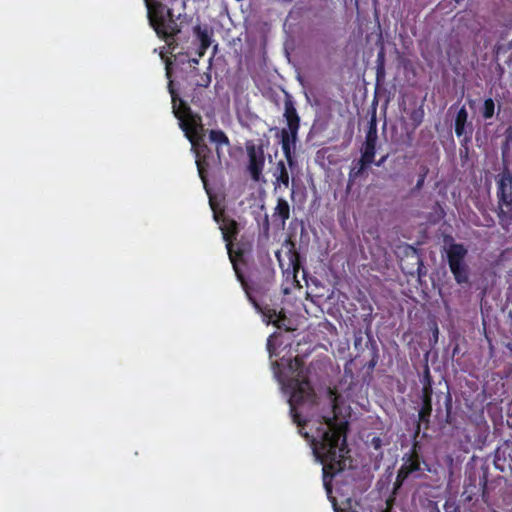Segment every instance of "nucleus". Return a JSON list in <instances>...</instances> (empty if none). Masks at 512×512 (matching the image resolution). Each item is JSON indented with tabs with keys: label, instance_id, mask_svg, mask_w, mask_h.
<instances>
[{
	"label": "nucleus",
	"instance_id": "4be33fe9",
	"mask_svg": "<svg viewBox=\"0 0 512 512\" xmlns=\"http://www.w3.org/2000/svg\"><path fill=\"white\" fill-rule=\"evenodd\" d=\"M473 131H467L465 134L458 137L460 139V148L470 147L472 142Z\"/></svg>",
	"mask_w": 512,
	"mask_h": 512
},
{
	"label": "nucleus",
	"instance_id": "dca6fc26",
	"mask_svg": "<svg viewBox=\"0 0 512 512\" xmlns=\"http://www.w3.org/2000/svg\"><path fill=\"white\" fill-rule=\"evenodd\" d=\"M272 217L274 221H277L279 219L282 226H284L286 221L289 219L290 206L289 203L284 198H278L277 205L274 209Z\"/></svg>",
	"mask_w": 512,
	"mask_h": 512
},
{
	"label": "nucleus",
	"instance_id": "f8f14e48",
	"mask_svg": "<svg viewBox=\"0 0 512 512\" xmlns=\"http://www.w3.org/2000/svg\"><path fill=\"white\" fill-rule=\"evenodd\" d=\"M373 160L371 159H365L363 156H360V159L357 161H353L352 166L348 173V181L346 186V194H349L351 192L352 186L355 183V181L363 176V174L366 172L367 168L373 164Z\"/></svg>",
	"mask_w": 512,
	"mask_h": 512
},
{
	"label": "nucleus",
	"instance_id": "0eeeda50",
	"mask_svg": "<svg viewBox=\"0 0 512 512\" xmlns=\"http://www.w3.org/2000/svg\"><path fill=\"white\" fill-rule=\"evenodd\" d=\"M467 248L461 243H452L446 249V259L455 282L462 286L470 283V268L466 262Z\"/></svg>",
	"mask_w": 512,
	"mask_h": 512
},
{
	"label": "nucleus",
	"instance_id": "bb28decb",
	"mask_svg": "<svg viewBox=\"0 0 512 512\" xmlns=\"http://www.w3.org/2000/svg\"><path fill=\"white\" fill-rule=\"evenodd\" d=\"M369 309H370V313L365 316L364 322L367 323L366 334H367L369 340L372 341V335H371V321H372V319H371V311H372V307L370 306Z\"/></svg>",
	"mask_w": 512,
	"mask_h": 512
},
{
	"label": "nucleus",
	"instance_id": "412c9836",
	"mask_svg": "<svg viewBox=\"0 0 512 512\" xmlns=\"http://www.w3.org/2000/svg\"><path fill=\"white\" fill-rule=\"evenodd\" d=\"M428 172H429V169H428L427 166H422L421 167V173L419 174V177H418V180L416 182V185L412 189L413 192L419 191V190H421L423 188L424 183H425V179L427 177Z\"/></svg>",
	"mask_w": 512,
	"mask_h": 512
},
{
	"label": "nucleus",
	"instance_id": "a211bd4d",
	"mask_svg": "<svg viewBox=\"0 0 512 512\" xmlns=\"http://www.w3.org/2000/svg\"><path fill=\"white\" fill-rule=\"evenodd\" d=\"M191 73L198 77L194 82L197 88H207L211 84V74L209 72L199 74L198 69L194 66Z\"/></svg>",
	"mask_w": 512,
	"mask_h": 512
},
{
	"label": "nucleus",
	"instance_id": "c85d7f7f",
	"mask_svg": "<svg viewBox=\"0 0 512 512\" xmlns=\"http://www.w3.org/2000/svg\"><path fill=\"white\" fill-rule=\"evenodd\" d=\"M469 153H470V147L460 148L459 155H460L461 160H463V161L468 160Z\"/></svg>",
	"mask_w": 512,
	"mask_h": 512
},
{
	"label": "nucleus",
	"instance_id": "7ed1b4c3",
	"mask_svg": "<svg viewBox=\"0 0 512 512\" xmlns=\"http://www.w3.org/2000/svg\"><path fill=\"white\" fill-rule=\"evenodd\" d=\"M214 219L216 222L221 223L220 230L222 232L223 239L226 242L227 253L237 280L240 282L248 300L257 310H260V305L252 296L251 287L249 286V283L241 269V265H246L245 249L242 245H237V248L235 250L233 249V241L236 240L239 234V225L237 221L225 215L220 217L217 213H214Z\"/></svg>",
	"mask_w": 512,
	"mask_h": 512
},
{
	"label": "nucleus",
	"instance_id": "b1692460",
	"mask_svg": "<svg viewBox=\"0 0 512 512\" xmlns=\"http://www.w3.org/2000/svg\"><path fill=\"white\" fill-rule=\"evenodd\" d=\"M385 75H386L385 64L381 62L376 66V82H377V84L384 82Z\"/></svg>",
	"mask_w": 512,
	"mask_h": 512
},
{
	"label": "nucleus",
	"instance_id": "f257e3e1",
	"mask_svg": "<svg viewBox=\"0 0 512 512\" xmlns=\"http://www.w3.org/2000/svg\"><path fill=\"white\" fill-rule=\"evenodd\" d=\"M208 138L215 145V151L206 144L204 139L195 143V146H191V150L195 154L199 177L206 190L208 187V174L214 176L222 172V147L230 146L228 136L220 129H211L208 132Z\"/></svg>",
	"mask_w": 512,
	"mask_h": 512
},
{
	"label": "nucleus",
	"instance_id": "72a5a7b5",
	"mask_svg": "<svg viewBox=\"0 0 512 512\" xmlns=\"http://www.w3.org/2000/svg\"><path fill=\"white\" fill-rule=\"evenodd\" d=\"M361 341H362V336L361 335L355 337V343L354 344H355L356 348L358 347V345L361 344Z\"/></svg>",
	"mask_w": 512,
	"mask_h": 512
},
{
	"label": "nucleus",
	"instance_id": "4c0bfd02",
	"mask_svg": "<svg viewBox=\"0 0 512 512\" xmlns=\"http://www.w3.org/2000/svg\"><path fill=\"white\" fill-rule=\"evenodd\" d=\"M265 226H266V228L268 229V227H269V221H268V216H267V215L265 216Z\"/></svg>",
	"mask_w": 512,
	"mask_h": 512
},
{
	"label": "nucleus",
	"instance_id": "423d86ee",
	"mask_svg": "<svg viewBox=\"0 0 512 512\" xmlns=\"http://www.w3.org/2000/svg\"><path fill=\"white\" fill-rule=\"evenodd\" d=\"M497 216L505 230L512 226V172L504 168L496 177Z\"/></svg>",
	"mask_w": 512,
	"mask_h": 512
},
{
	"label": "nucleus",
	"instance_id": "2eb2a0df",
	"mask_svg": "<svg viewBox=\"0 0 512 512\" xmlns=\"http://www.w3.org/2000/svg\"><path fill=\"white\" fill-rule=\"evenodd\" d=\"M193 33L197 40L202 44V48H209L212 43L213 32L207 25L197 24L193 27Z\"/></svg>",
	"mask_w": 512,
	"mask_h": 512
},
{
	"label": "nucleus",
	"instance_id": "9b49d317",
	"mask_svg": "<svg viewBox=\"0 0 512 512\" xmlns=\"http://www.w3.org/2000/svg\"><path fill=\"white\" fill-rule=\"evenodd\" d=\"M377 140V124L375 118L373 117L368 124L365 140L361 147V156H363L365 159L368 158L374 161L376 155Z\"/></svg>",
	"mask_w": 512,
	"mask_h": 512
},
{
	"label": "nucleus",
	"instance_id": "393cba45",
	"mask_svg": "<svg viewBox=\"0 0 512 512\" xmlns=\"http://www.w3.org/2000/svg\"><path fill=\"white\" fill-rule=\"evenodd\" d=\"M445 512H460V508L457 505L456 501L448 499L444 504Z\"/></svg>",
	"mask_w": 512,
	"mask_h": 512
},
{
	"label": "nucleus",
	"instance_id": "e433bc0d",
	"mask_svg": "<svg viewBox=\"0 0 512 512\" xmlns=\"http://www.w3.org/2000/svg\"><path fill=\"white\" fill-rule=\"evenodd\" d=\"M191 101H192L194 104H197V103L199 102V100H198V99H196V96H195V95H193V97H192V100H191Z\"/></svg>",
	"mask_w": 512,
	"mask_h": 512
},
{
	"label": "nucleus",
	"instance_id": "39448f33",
	"mask_svg": "<svg viewBox=\"0 0 512 512\" xmlns=\"http://www.w3.org/2000/svg\"><path fill=\"white\" fill-rule=\"evenodd\" d=\"M283 116L286 120L287 128H283L280 131V143L287 163L291 167L294 164L293 149L298 139L300 117L297 113L294 101L290 96H287L284 100Z\"/></svg>",
	"mask_w": 512,
	"mask_h": 512
},
{
	"label": "nucleus",
	"instance_id": "c756f323",
	"mask_svg": "<svg viewBox=\"0 0 512 512\" xmlns=\"http://www.w3.org/2000/svg\"><path fill=\"white\" fill-rule=\"evenodd\" d=\"M388 154H385L383 155L379 160L373 162V164H375L377 167H381L384 165V163L387 161L388 159Z\"/></svg>",
	"mask_w": 512,
	"mask_h": 512
},
{
	"label": "nucleus",
	"instance_id": "aec40b11",
	"mask_svg": "<svg viewBox=\"0 0 512 512\" xmlns=\"http://www.w3.org/2000/svg\"><path fill=\"white\" fill-rule=\"evenodd\" d=\"M424 115L425 112L423 106H419L418 108H415L410 112L409 118L415 128L420 126V124L423 122Z\"/></svg>",
	"mask_w": 512,
	"mask_h": 512
},
{
	"label": "nucleus",
	"instance_id": "2f4dec72",
	"mask_svg": "<svg viewBox=\"0 0 512 512\" xmlns=\"http://www.w3.org/2000/svg\"><path fill=\"white\" fill-rule=\"evenodd\" d=\"M208 48H202V44L199 45L197 53L199 57H203Z\"/></svg>",
	"mask_w": 512,
	"mask_h": 512
},
{
	"label": "nucleus",
	"instance_id": "a878e982",
	"mask_svg": "<svg viewBox=\"0 0 512 512\" xmlns=\"http://www.w3.org/2000/svg\"><path fill=\"white\" fill-rule=\"evenodd\" d=\"M432 377L430 375L429 367L426 366L424 370V376H423V387H427L429 385V388L432 389Z\"/></svg>",
	"mask_w": 512,
	"mask_h": 512
},
{
	"label": "nucleus",
	"instance_id": "f3484780",
	"mask_svg": "<svg viewBox=\"0 0 512 512\" xmlns=\"http://www.w3.org/2000/svg\"><path fill=\"white\" fill-rule=\"evenodd\" d=\"M274 176L276 178V184H282L285 187L289 186V173L284 161L281 160L277 163Z\"/></svg>",
	"mask_w": 512,
	"mask_h": 512
},
{
	"label": "nucleus",
	"instance_id": "1a4fd4ad",
	"mask_svg": "<svg viewBox=\"0 0 512 512\" xmlns=\"http://www.w3.org/2000/svg\"><path fill=\"white\" fill-rule=\"evenodd\" d=\"M247 154H248L247 170H248L251 178L255 182H258L261 179L264 164H265L264 150L261 146L256 147L255 145H250V146H247Z\"/></svg>",
	"mask_w": 512,
	"mask_h": 512
},
{
	"label": "nucleus",
	"instance_id": "9d476101",
	"mask_svg": "<svg viewBox=\"0 0 512 512\" xmlns=\"http://www.w3.org/2000/svg\"><path fill=\"white\" fill-rule=\"evenodd\" d=\"M432 394H433V389H430L429 385H427V387H422V391H421L422 405L418 412V422L416 424L415 435H414L415 437H417L418 434L420 433L421 423H423L425 425V429H427L429 426L430 417L432 414Z\"/></svg>",
	"mask_w": 512,
	"mask_h": 512
},
{
	"label": "nucleus",
	"instance_id": "6ab92c4d",
	"mask_svg": "<svg viewBox=\"0 0 512 512\" xmlns=\"http://www.w3.org/2000/svg\"><path fill=\"white\" fill-rule=\"evenodd\" d=\"M495 102L492 98H486L480 109L481 115L485 120L491 119L495 114Z\"/></svg>",
	"mask_w": 512,
	"mask_h": 512
},
{
	"label": "nucleus",
	"instance_id": "cd10ccee",
	"mask_svg": "<svg viewBox=\"0 0 512 512\" xmlns=\"http://www.w3.org/2000/svg\"><path fill=\"white\" fill-rule=\"evenodd\" d=\"M174 61L178 64H184L187 63V60L189 59L187 53H177L174 54Z\"/></svg>",
	"mask_w": 512,
	"mask_h": 512
},
{
	"label": "nucleus",
	"instance_id": "6e6552de",
	"mask_svg": "<svg viewBox=\"0 0 512 512\" xmlns=\"http://www.w3.org/2000/svg\"><path fill=\"white\" fill-rule=\"evenodd\" d=\"M417 443L415 442L411 452L403 457V464L397 472L394 482V491L399 489L410 474L421 469L420 456L417 452Z\"/></svg>",
	"mask_w": 512,
	"mask_h": 512
},
{
	"label": "nucleus",
	"instance_id": "ddd939ff",
	"mask_svg": "<svg viewBox=\"0 0 512 512\" xmlns=\"http://www.w3.org/2000/svg\"><path fill=\"white\" fill-rule=\"evenodd\" d=\"M487 486V479L486 476L483 475L482 477H479V483L476 484V477L475 476H469L464 483V492L463 494H467L466 499L471 501L473 499V496L481 493L482 496L485 494Z\"/></svg>",
	"mask_w": 512,
	"mask_h": 512
},
{
	"label": "nucleus",
	"instance_id": "f704fd0d",
	"mask_svg": "<svg viewBox=\"0 0 512 512\" xmlns=\"http://www.w3.org/2000/svg\"><path fill=\"white\" fill-rule=\"evenodd\" d=\"M198 62H199V61H198V59H196V58H189V59L187 60V63H189V64H193V65L198 64Z\"/></svg>",
	"mask_w": 512,
	"mask_h": 512
},
{
	"label": "nucleus",
	"instance_id": "f03ea898",
	"mask_svg": "<svg viewBox=\"0 0 512 512\" xmlns=\"http://www.w3.org/2000/svg\"><path fill=\"white\" fill-rule=\"evenodd\" d=\"M172 62L170 59L165 60L166 77L169 79L168 91L171 95L172 109L174 116L179 120V126L184 132L185 137L195 146V143L204 139L205 128L202 123V117L199 114L193 113L191 108L179 97L174 88V82L171 80L172 76Z\"/></svg>",
	"mask_w": 512,
	"mask_h": 512
},
{
	"label": "nucleus",
	"instance_id": "c9c22d12",
	"mask_svg": "<svg viewBox=\"0 0 512 512\" xmlns=\"http://www.w3.org/2000/svg\"><path fill=\"white\" fill-rule=\"evenodd\" d=\"M267 273H268V276L273 277V275H274V270H273V269H271V268H267Z\"/></svg>",
	"mask_w": 512,
	"mask_h": 512
},
{
	"label": "nucleus",
	"instance_id": "473e14b6",
	"mask_svg": "<svg viewBox=\"0 0 512 512\" xmlns=\"http://www.w3.org/2000/svg\"><path fill=\"white\" fill-rule=\"evenodd\" d=\"M381 62L385 64V60H384V52H383V51H380V52L378 53V56H377V65H378L379 63H381Z\"/></svg>",
	"mask_w": 512,
	"mask_h": 512
},
{
	"label": "nucleus",
	"instance_id": "4468645a",
	"mask_svg": "<svg viewBox=\"0 0 512 512\" xmlns=\"http://www.w3.org/2000/svg\"><path fill=\"white\" fill-rule=\"evenodd\" d=\"M454 130L457 137L465 134L467 131H473V124L468 120V111L462 106L456 113L454 118Z\"/></svg>",
	"mask_w": 512,
	"mask_h": 512
},
{
	"label": "nucleus",
	"instance_id": "20e7f679",
	"mask_svg": "<svg viewBox=\"0 0 512 512\" xmlns=\"http://www.w3.org/2000/svg\"><path fill=\"white\" fill-rule=\"evenodd\" d=\"M148 18L157 36L166 42L171 53L178 46L176 36L181 33L183 25L191 22V18L186 14H179L175 18L173 11L161 2L148 5Z\"/></svg>",
	"mask_w": 512,
	"mask_h": 512
},
{
	"label": "nucleus",
	"instance_id": "7c9ffc66",
	"mask_svg": "<svg viewBox=\"0 0 512 512\" xmlns=\"http://www.w3.org/2000/svg\"><path fill=\"white\" fill-rule=\"evenodd\" d=\"M377 360H378V355H377V353H374L373 358L370 360V362L367 365L368 368L373 369L377 364Z\"/></svg>",
	"mask_w": 512,
	"mask_h": 512
},
{
	"label": "nucleus",
	"instance_id": "5701e85b",
	"mask_svg": "<svg viewBox=\"0 0 512 512\" xmlns=\"http://www.w3.org/2000/svg\"><path fill=\"white\" fill-rule=\"evenodd\" d=\"M290 264L293 268L294 273H298L301 265L299 254L296 251H291Z\"/></svg>",
	"mask_w": 512,
	"mask_h": 512
}]
</instances>
